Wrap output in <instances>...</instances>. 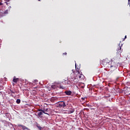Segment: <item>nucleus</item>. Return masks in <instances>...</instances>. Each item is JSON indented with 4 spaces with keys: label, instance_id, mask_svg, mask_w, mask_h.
Instances as JSON below:
<instances>
[{
    "label": "nucleus",
    "instance_id": "1",
    "mask_svg": "<svg viewBox=\"0 0 130 130\" xmlns=\"http://www.w3.org/2000/svg\"><path fill=\"white\" fill-rule=\"evenodd\" d=\"M72 75H74L73 79H75V80H81V79H83V77H84L82 73L79 71H76L75 73H73Z\"/></svg>",
    "mask_w": 130,
    "mask_h": 130
},
{
    "label": "nucleus",
    "instance_id": "2",
    "mask_svg": "<svg viewBox=\"0 0 130 130\" xmlns=\"http://www.w3.org/2000/svg\"><path fill=\"white\" fill-rule=\"evenodd\" d=\"M121 46H122V44H121V45L120 46V44H119L116 49V51H117L116 57H118V58H120V56H121V52H122V50L121 49Z\"/></svg>",
    "mask_w": 130,
    "mask_h": 130
},
{
    "label": "nucleus",
    "instance_id": "3",
    "mask_svg": "<svg viewBox=\"0 0 130 130\" xmlns=\"http://www.w3.org/2000/svg\"><path fill=\"white\" fill-rule=\"evenodd\" d=\"M101 64L103 66H109L111 64L112 62L110 60H109L108 58H106L101 62Z\"/></svg>",
    "mask_w": 130,
    "mask_h": 130
},
{
    "label": "nucleus",
    "instance_id": "4",
    "mask_svg": "<svg viewBox=\"0 0 130 130\" xmlns=\"http://www.w3.org/2000/svg\"><path fill=\"white\" fill-rule=\"evenodd\" d=\"M58 107L61 108V107H67V105H66V103L63 101L60 102L58 104Z\"/></svg>",
    "mask_w": 130,
    "mask_h": 130
},
{
    "label": "nucleus",
    "instance_id": "5",
    "mask_svg": "<svg viewBox=\"0 0 130 130\" xmlns=\"http://www.w3.org/2000/svg\"><path fill=\"white\" fill-rule=\"evenodd\" d=\"M38 111H41L38 113V115L41 118H42V115H43V110L39 109L38 110Z\"/></svg>",
    "mask_w": 130,
    "mask_h": 130
},
{
    "label": "nucleus",
    "instance_id": "6",
    "mask_svg": "<svg viewBox=\"0 0 130 130\" xmlns=\"http://www.w3.org/2000/svg\"><path fill=\"white\" fill-rule=\"evenodd\" d=\"M61 83L63 85H70V83H69V81L67 80H65V79H63Z\"/></svg>",
    "mask_w": 130,
    "mask_h": 130
},
{
    "label": "nucleus",
    "instance_id": "7",
    "mask_svg": "<svg viewBox=\"0 0 130 130\" xmlns=\"http://www.w3.org/2000/svg\"><path fill=\"white\" fill-rule=\"evenodd\" d=\"M49 110H50V109H46L43 110V113L49 115V114H48V112H49Z\"/></svg>",
    "mask_w": 130,
    "mask_h": 130
},
{
    "label": "nucleus",
    "instance_id": "8",
    "mask_svg": "<svg viewBox=\"0 0 130 130\" xmlns=\"http://www.w3.org/2000/svg\"><path fill=\"white\" fill-rule=\"evenodd\" d=\"M20 81V79L19 78H16V76H14L13 79V82L14 83H17V82H19Z\"/></svg>",
    "mask_w": 130,
    "mask_h": 130
},
{
    "label": "nucleus",
    "instance_id": "9",
    "mask_svg": "<svg viewBox=\"0 0 130 130\" xmlns=\"http://www.w3.org/2000/svg\"><path fill=\"white\" fill-rule=\"evenodd\" d=\"M18 126H21L23 130H28V127H26V126L23 125H18Z\"/></svg>",
    "mask_w": 130,
    "mask_h": 130
},
{
    "label": "nucleus",
    "instance_id": "10",
    "mask_svg": "<svg viewBox=\"0 0 130 130\" xmlns=\"http://www.w3.org/2000/svg\"><path fill=\"white\" fill-rule=\"evenodd\" d=\"M64 93H65V94H66V95H68V96L72 95L71 91H65Z\"/></svg>",
    "mask_w": 130,
    "mask_h": 130
},
{
    "label": "nucleus",
    "instance_id": "11",
    "mask_svg": "<svg viewBox=\"0 0 130 130\" xmlns=\"http://www.w3.org/2000/svg\"><path fill=\"white\" fill-rule=\"evenodd\" d=\"M75 112V109H72L71 110H69L68 111V113L71 114V113H74Z\"/></svg>",
    "mask_w": 130,
    "mask_h": 130
},
{
    "label": "nucleus",
    "instance_id": "12",
    "mask_svg": "<svg viewBox=\"0 0 130 130\" xmlns=\"http://www.w3.org/2000/svg\"><path fill=\"white\" fill-rule=\"evenodd\" d=\"M37 127L38 128H39V129H40V130H42V128H43L42 127H41V126H40L39 124H37Z\"/></svg>",
    "mask_w": 130,
    "mask_h": 130
},
{
    "label": "nucleus",
    "instance_id": "13",
    "mask_svg": "<svg viewBox=\"0 0 130 130\" xmlns=\"http://www.w3.org/2000/svg\"><path fill=\"white\" fill-rule=\"evenodd\" d=\"M59 88L60 89H66V86H62V85H60L59 86Z\"/></svg>",
    "mask_w": 130,
    "mask_h": 130
},
{
    "label": "nucleus",
    "instance_id": "14",
    "mask_svg": "<svg viewBox=\"0 0 130 130\" xmlns=\"http://www.w3.org/2000/svg\"><path fill=\"white\" fill-rule=\"evenodd\" d=\"M16 103H17V104H20V103H21V100L20 99H17L16 100Z\"/></svg>",
    "mask_w": 130,
    "mask_h": 130
},
{
    "label": "nucleus",
    "instance_id": "15",
    "mask_svg": "<svg viewBox=\"0 0 130 130\" xmlns=\"http://www.w3.org/2000/svg\"><path fill=\"white\" fill-rule=\"evenodd\" d=\"M52 89H56V86L55 85H51Z\"/></svg>",
    "mask_w": 130,
    "mask_h": 130
},
{
    "label": "nucleus",
    "instance_id": "16",
    "mask_svg": "<svg viewBox=\"0 0 130 130\" xmlns=\"http://www.w3.org/2000/svg\"><path fill=\"white\" fill-rule=\"evenodd\" d=\"M5 4H6V5H9V3H8V2H10L11 1V0H5Z\"/></svg>",
    "mask_w": 130,
    "mask_h": 130
},
{
    "label": "nucleus",
    "instance_id": "17",
    "mask_svg": "<svg viewBox=\"0 0 130 130\" xmlns=\"http://www.w3.org/2000/svg\"><path fill=\"white\" fill-rule=\"evenodd\" d=\"M108 68H110V69H113L114 68V70H115L116 68L115 67L113 66H111L110 67H108Z\"/></svg>",
    "mask_w": 130,
    "mask_h": 130
},
{
    "label": "nucleus",
    "instance_id": "18",
    "mask_svg": "<svg viewBox=\"0 0 130 130\" xmlns=\"http://www.w3.org/2000/svg\"><path fill=\"white\" fill-rule=\"evenodd\" d=\"M80 67V66H75V69H76V70H77H77H78V71H79V68Z\"/></svg>",
    "mask_w": 130,
    "mask_h": 130
},
{
    "label": "nucleus",
    "instance_id": "19",
    "mask_svg": "<svg viewBox=\"0 0 130 130\" xmlns=\"http://www.w3.org/2000/svg\"><path fill=\"white\" fill-rule=\"evenodd\" d=\"M6 116L7 117H8V116H10V114H9V113H6Z\"/></svg>",
    "mask_w": 130,
    "mask_h": 130
},
{
    "label": "nucleus",
    "instance_id": "20",
    "mask_svg": "<svg viewBox=\"0 0 130 130\" xmlns=\"http://www.w3.org/2000/svg\"><path fill=\"white\" fill-rule=\"evenodd\" d=\"M2 16V17H3V12H0V16Z\"/></svg>",
    "mask_w": 130,
    "mask_h": 130
},
{
    "label": "nucleus",
    "instance_id": "21",
    "mask_svg": "<svg viewBox=\"0 0 130 130\" xmlns=\"http://www.w3.org/2000/svg\"><path fill=\"white\" fill-rule=\"evenodd\" d=\"M10 92H11L12 94H15V92H13L12 90H10Z\"/></svg>",
    "mask_w": 130,
    "mask_h": 130
},
{
    "label": "nucleus",
    "instance_id": "22",
    "mask_svg": "<svg viewBox=\"0 0 130 130\" xmlns=\"http://www.w3.org/2000/svg\"><path fill=\"white\" fill-rule=\"evenodd\" d=\"M81 99L82 100H85V99H86V97L82 98Z\"/></svg>",
    "mask_w": 130,
    "mask_h": 130
},
{
    "label": "nucleus",
    "instance_id": "23",
    "mask_svg": "<svg viewBox=\"0 0 130 130\" xmlns=\"http://www.w3.org/2000/svg\"><path fill=\"white\" fill-rule=\"evenodd\" d=\"M67 52H65V53H63V55H67Z\"/></svg>",
    "mask_w": 130,
    "mask_h": 130
},
{
    "label": "nucleus",
    "instance_id": "24",
    "mask_svg": "<svg viewBox=\"0 0 130 130\" xmlns=\"http://www.w3.org/2000/svg\"><path fill=\"white\" fill-rule=\"evenodd\" d=\"M11 9H12V7L10 6V7H9V10H11Z\"/></svg>",
    "mask_w": 130,
    "mask_h": 130
},
{
    "label": "nucleus",
    "instance_id": "25",
    "mask_svg": "<svg viewBox=\"0 0 130 130\" xmlns=\"http://www.w3.org/2000/svg\"><path fill=\"white\" fill-rule=\"evenodd\" d=\"M0 6H3V3L0 2Z\"/></svg>",
    "mask_w": 130,
    "mask_h": 130
},
{
    "label": "nucleus",
    "instance_id": "26",
    "mask_svg": "<svg viewBox=\"0 0 130 130\" xmlns=\"http://www.w3.org/2000/svg\"><path fill=\"white\" fill-rule=\"evenodd\" d=\"M128 5H129V4H130V3H129L130 0H128Z\"/></svg>",
    "mask_w": 130,
    "mask_h": 130
},
{
    "label": "nucleus",
    "instance_id": "27",
    "mask_svg": "<svg viewBox=\"0 0 130 130\" xmlns=\"http://www.w3.org/2000/svg\"><path fill=\"white\" fill-rule=\"evenodd\" d=\"M1 88H2V89H4V87L3 86H1Z\"/></svg>",
    "mask_w": 130,
    "mask_h": 130
},
{
    "label": "nucleus",
    "instance_id": "28",
    "mask_svg": "<svg viewBox=\"0 0 130 130\" xmlns=\"http://www.w3.org/2000/svg\"><path fill=\"white\" fill-rule=\"evenodd\" d=\"M124 39H126V36H125V38Z\"/></svg>",
    "mask_w": 130,
    "mask_h": 130
},
{
    "label": "nucleus",
    "instance_id": "29",
    "mask_svg": "<svg viewBox=\"0 0 130 130\" xmlns=\"http://www.w3.org/2000/svg\"><path fill=\"white\" fill-rule=\"evenodd\" d=\"M0 95H2V91H0Z\"/></svg>",
    "mask_w": 130,
    "mask_h": 130
},
{
    "label": "nucleus",
    "instance_id": "30",
    "mask_svg": "<svg viewBox=\"0 0 130 130\" xmlns=\"http://www.w3.org/2000/svg\"><path fill=\"white\" fill-rule=\"evenodd\" d=\"M13 86H15V83H13Z\"/></svg>",
    "mask_w": 130,
    "mask_h": 130
},
{
    "label": "nucleus",
    "instance_id": "31",
    "mask_svg": "<svg viewBox=\"0 0 130 130\" xmlns=\"http://www.w3.org/2000/svg\"><path fill=\"white\" fill-rule=\"evenodd\" d=\"M39 2H41V0H39Z\"/></svg>",
    "mask_w": 130,
    "mask_h": 130
},
{
    "label": "nucleus",
    "instance_id": "32",
    "mask_svg": "<svg viewBox=\"0 0 130 130\" xmlns=\"http://www.w3.org/2000/svg\"><path fill=\"white\" fill-rule=\"evenodd\" d=\"M75 66H77V63L75 62Z\"/></svg>",
    "mask_w": 130,
    "mask_h": 130
}]
</instances>
